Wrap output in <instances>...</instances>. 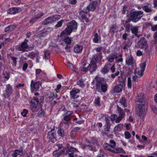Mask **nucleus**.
Listing matches in <instances>:
<instances>
[{
  "instance_id": "1",
  "label": "nucleus",
  "mask_w": 157,
  "mask_h": 157,
  "mask_svg": "<svg viewBox=\"0 0 157 157\" xmlns=\"http://www.w3.org/2000/svg\"><path fill=\"white\" fill-rule=\"evenodd\" d=\"M44 97L40 96L38 97H34L32 99L30 104V109L33 112L38 111L40 109L39 104L43 103L44 101Z\"/></svg>"
},
{
  "instance_id": "2",
  "label": "nucleus",
  "mask_w": 157,
  "mask_h": 157,
  "mask_svg": "<svg viewBox=\"0 0 157 157\" xmlns=\"http://www.w3.org/2000/svg\"><path fill=\"white\" fill-rule=\"evenodd\" d=\"M95 79L96 82V89L99 92H105L107 90L106 83L102 78L96 77Z\"/></svg>"
},
{
  "instance_id": "3",
  "label": "nucleus",
  "mask_w": 157,
  "mask_h": 157,
  "mask_svg": "<svg viewBox=\"0 0 157 157\" xmlns=\"http://www.w3.org/2000/svg\"><path fill=\"white\" fill-rule=\"evenodd\" d=\"M136 109L137 115L142 118L146 114L147 110V105L146 103L139 104Z\"/></svg>"
},
{
  "instance_id": "4",
  "label": "nucleus",
  "mask_w": 157,
  "mask_h": 157,
  "mask_svg": "<svg viewBox=\"0 0 157 157\" xmlns=\"http://www.w3.org/2000/svg\"><path fill=\"white\" fill-rule=\"evenodd\" d=\"M129 20L133 22L136 23L139 20L143 15L142 11H132L130 13Z\"/></svg>"
},
{
  "instance_id": "5",
  "label": "nucleus",
  "mask_w": 157,
  "mask_h": 157,
  "mask_svg": "<svg viewBox=\"0 0 157 157\" xmlns=\"http://www.w3.org/2000/svg\"><path fill=\"white\" fill-rule=\"evenodd\" d=\"M92 2L86 8L88 11H94L96 8L98 6L101 2V0H90Z\"/></svg>"
},
{
  "instance_id": "6",
  "label": "nucleus",
  "mask_w": 157,
  "mask_h": 157,
  "mask_svg": "<svg viewBox=\"0 0 157 157\" xmlns=\"http://www.w3.org/2000/svg\"><path fill=\"white\" fill-rule=\"evenodd\" d=\"M13 90L12 87L10 84L6 85V89L4 91H3V96L4 98H8L13 94Z\"/></svg>"
},
{
  "instance_id": "7",
  "label": "nucleus",
  "mask_w": 157,
  "mask_h": 157,
  "mask_svg": "<svg viewBox=\"0 0 157 157\" xmlns=\"http://www.w3.org/2000/svg\"><path fill=\"white\" fill-rule=\"evenodd\" d=\"M65 150L67 152L65 155L66 156H67L68 155L70 157H75L76 156V155L74 154L75 151L78 152L76 148L72 147L68 144L66 146Z\"/></svg>"
},
{
  "instance_id": "8",
  "label": "nucleus",
  "mask_w": 157,
  "mask_h": 157,
  "mask_svg": "<svg viewBox=\"0 0 157 157\" xmlns=\"http://www.w3.org/2000/svg\"><path fill=\"white\" fill-rule=\"evenodd\" d=\"M103 147L105 149L113 153H119L122 152H123V153H125L124 152V151L123 149L121 148H114L113 149H111L110 147V145L106 143H105L103 144Z\"/></svg>"
},
{
  "instance_id": "9",
  "label": "nucleus",
  "mask_w": 157,
  "mask_h": 157,
  "mask_svg": "<svg viewBox=\"0 0 157 157\" xmlns=\"http://www.w3.org/2000/svg\"><path fill=\"white\" fill-rule=\"evenodd\" d=\"M146 66V63L144 62L141 64L140 68H136L135 71L136 75H137L139 77L142 76L143 75Z\"/></svg>"
},
{
  "instance_id": "10",
  "label": "nucleus",
  "mask_w": 157,
  "mask_h": 157,
  "mask_svg": "<svg viewBox=\"0 0 157 157\" xmlns=\"http://www.w3.org/2000/svg\"><path fill=\"white\" fill-rule=\"evenodd\" d=\"M97 68V66L96 64L92 63H90V64L88 66L87 68L83 67L82 68V71L86 72L89 71L90 73L95 71Z\"/></svg>"
},
{
  "instance_id": "11",
  "label": "nucleus",
  "mask_w": 157,
  "mask_h": 157,
  "mask_svg": "<svg viewBox=\"0 0 157 157\" xmlns=\"http://www.w3.org/2000/svg\"><path fill=\"white\" fill-rule=\"evenodd\" d=\"M137 45L140 48L146 50L147 45L145 39L144 37H141L138 42Z\"/></svg>"
},
{
  "instance_id": "12",
  "label": "nucleus",
  "mask_w": 157,
  "mask_h": 157,
  "mask_svg": "<svg viewBox=\"0 0 157 157\" xmlns=\"http://www.w3.org/2000/svg\"><path fill=\"white\" fill-rule=\"evenodd\" d=\"M55 129V127L51 129V131L48 133L47 138L52 142H54V140L56 139V133L54 131Z\"/></svg>"
},
{
  "instance_id": "13",
  "label": "nucleus",
  "mask_w": 157,
  "mask_h": 157,
  "mask_svg": "<svg viewBox=\"0 0 157 157\" xmlns=\"http://www.w3.org/2000/svg\"><path fill=\"white\" fill-rule=\"evenodd\" d=\"M131 21L128 19L127 20L123 21V23L124 26L125 28V32H129L130 30L132 27V25L130 24V22Z\"/></svg>"
},
{
  "instance_id": "14",
  "label": "nucleus",
  "mask_w": 157,
  "mask_h": 157,
  "mask_svg": "<svg viewBox=\"0 0 157 157\" xmlns=\"http://www.w3.org/2000/svg\"><path fill=\"white\" fill-rule=\"evenodd\" d=\"M80 92L78 89L74 88L70 92V95L71 98L75 99L79 97L78 94Z\"/></svg>"
},
{
  "instance_id": "15",
  "label": "nucleus",
  "mask_w": 157,
  "mask_h": 157,
  "mask_svg": "<svg viewBox=\"0 0 157 157\" xmlns=\"http://www.w3.org/2000/svg\"><path fill=\"white\" fill-rule=\"evenodd\" d=\"M125 62L127 65L130 66L131 67H134L135 64V61L131 55H129L127 57Z\"/></svg>"
},
{
  "instance_id": "16",
  "label": "nucleus",
  "mask_w": 157,
  "mask_h": 157,
  "mask_svg": "<svg viewBox=\"0 0 157 157\" xmlns=\"http://www.w3.org/2000/svg\"><path fill=\"white\" fill-rule=\"evenodd\" d=\"M40 83L38 81L35 82L33 80H32L31 81L30 85L31 91H37L39 89Z\"/></svg>"
},
{
  "instance_id": "17",
  "label": "nucleus",
  "mask_w": 157,
  "mask_h": 157,
  "mask_svg": "<svg viewBox=\"0 0 157 157\" xmlns=\"http://www.w3.org/2000/svg\"><path fill=\"white\" fill-rule=\"evenodd\" d=\"M118 58L117 56V53L116 52H114L109 54L106 58V59L108 62L112 63L114 61L115 59Z\"/></svg>"
},
{
  "instance_id": "18",
  "label": "nucleus",
  "mask_w": 157,
  "mask_h": 157,
  "mask_svg": "<svg viewBox=\"0 0 157 157\" xmlns=\"http://www.w3.org/2000/svg\"><path fill=\"white\" fill-rule=\"evenodd\" d=\"M22 9L20 7H15L10 8L7 10V13L11 14H15L21 12Z\"/></svg>"
},
{
  "instance_id": "19",
  "label": "nucleus",
  "mask_w": 157,
  "mask_h": 157,
  "mask_svg": "<svg viewBox=\"0 0 157 157\" xmlns=\"http://www.w3.org/2000/svg\"><path fill=\"white\" fill-rule=\"evenodd\" d=\"M73 112L72 111H68L64 113L65 116L61 122V124L62 123H65L64 122V121L66 122L69 121L71 119V117L73 114Z\"/></svg>"
},
{
  "instance_id": "20",
  "label": "nucleus",
  "mask_w": 157,
  "mask_h": 157,
  "mask_svg": "<svg viewBox=\"0 0 157 157\" xmlns=\"http://www.w3.org/2000/svg\"><path fill=\"white\" fill-rule=\"evenodd\" d=\"M125 86L124 82L123 81L118 85L115 86L114 89L113 91L114 92L118 93L120 92L122 90V88Z\"/></svg>"
},
{
  "instance_id": "21",
  "label": "nucleus",
  "mask_w": 157,
  "mask_h": 157,
  "mask_svg": "<svg viewBox=\"0 0 157 157\" xmlns=\"http://www.w3.org/2000/svg\"><path fill=\"white\" fill-rule=\"evenodd\" d=\"M81 128L78 127H75L72 129L70 133V136L71 138L73 139L75 138L76 134L79 132Z\"/></svg>"
},
{
  "instance_id": "22",
  "label": "nucleus",
  "mask_w": 157,
  "mask_h": 157,
  "mask_svg": "<svg viewBox=\"0 0 157 157\" xmlns=\"http://www.w3.org/2000/svg\"><path fill=\"white\" fill-rule=\"evenodd\" d=\"M57 149L54 151L53 153V156L55 157H59L62 155L65 152V150L63 149Z\"/></svg>"
},
{
  "instance_id": "23",
  "label": "nucleus",
  "mask_w": 157,
  "mask_h": 157,
  "mask_svg": "<svg viewBox=\"0 0 157 157\" xmlns=\"http://www.w3.org/2000/svg\"><path fill=\"white\" fill-rule=\"evenodd\" d=\"M145 96L142 93L139 94L137 96L136 100L138 102L142 103L145 101Z\"/></svg>"
},
{
  "instance_id": "24",
  "label": "nucleus",
  "mask_w": 157,
  "mask_h": 157,
  "mask_svg": "<svg viewBox=\"0 0 157 157\" xmlns=\"http://www.w3.org/2000/svg\"><path fill=\"white\" fill-rule=\"evenodd\" d=\"M28 48L27 44H25L22 43L21 45L16 46V48L20 51H25L26 49Z\"/></svg>"
},
{
  "instance_id": "25",
  "label": "nucleus",
  "mask_w": 157,
  "mask_h": 157,
  "mask_svg": "<svg viewBox=\"0 0 157 157\" xmlns=\"http://www.w3.org/2000/svg\"><path fill=\"white\" fill-rule=\"evenodd\" d=\"M73 29H71V28L68 26L67 25V27L65 29L64 31H62L61 33V36H64L66 34L69 35L72 32Z\"/></svg>"
},
{
  "instance_id": "26",
  "label": "nucleus",
  "mask_w": 157,
  "mask_h": 157,
  "mask_svg": "<svg viewBox=\"0 0 157 157\" xmlns=\"http://www.w3.org/2000/svg\"><path fill=\"white\" fill-rule=\"evenodd\" d=\"M67 25L68 26L71 28L73 29H76L77 28V24L75 20H73L69 22Z\"/></svg>"
},
{
  "instance_id": "27",
  "label": "nucleus",
  "mask_w": 157,
  "mask_h": 157,
  "mask_svg": "<svg viewBox=\"0 0 157 157\" xmlns=\"http://www.w3.org/2000/svg\"><path fill=\"white\" fill-rule=\"evenodd\" d=\"M111 65L110 63H108L101 70V72L103 74H105L107 73L110 69L109 66Z\"/></svg>"
},
{
  "instance_id": "28",
  "label": "nucleus",
  "mask_w": 157,
  "mask_h": 157,
  "mask_svg": "<svg viewBox=\"0 0 157 157\" xmlns=\"http://www.w3.org/2000/svg\"><path fill=\"white\" fill-rule=\"evenodd\" d=\"M131 45V43H130L129 40L128 41L124 40L123 41V43L122 44V47L125 50L128 49Z\"/></svg>"
},
{
  "instance_id": "29",
  "label": "nucleus",
  "mask_w": 157,
  "mask_h": 157,
  "mask_svg": "<svg viewBox=\"0 0 157 157\" xmlns=\"http://www.w3.org/2000/svg\"><path fill=\"white\" fill-rule=\"evenodd\" d=\"M82 49L83 47L82 46L77 44L75 46L74 51L75 53H80L82 51Z\"/></svg>"
},
{
  "instance_id": "30",
  "label": "nucleus",
  "mask_w": 157,
  "mask_h": 157,
  "mask_svg": "<svg viewBox=\"0 0 157 157\" xmlns=\"http://www.w3.org/2000/svg\"><path fill=\"white\" fill-rule=\"evenodd\" d=\"M117 111L119 116L124 117L125 115V113L124 110L118 105H117Z\"/></svg>"
},
{
  "instance_id": "31",
  "label": "nucleus",
  "mask_w": 157,
  "mask_h": 157,
  "mask_svg": "<svg viewBox=\"0 0 157 157\" xmlns=\"http://www.w3.org/2000/svg\"><path fill=\"white\" fill-rule=\"evenodd\" d=\"M123 127V124L122 123L118 124L114 128L113 131L115 132H117L121 131Z\"/></svg>"
},
{
  "instance_id": "32",
  "label": "nucleus",
  "mask_w": 157,
  "mask_h": 157,
  "mask_svg": "<svg viewBox=\"0 0 157 157\" xmlns=\"http://www.w3.org/2000/svg\"><path fill=\"white\" fill-rule=\"evenodd\" d=\"M63 41L67 44V45H70L71 44L73 40V38L69 37L68 36L66 37L63 40Z\"/></svg>"
},
{
  "instance_id": "33",
  "label": "nucleus",
  "mask_w": 157,
  "mask_h": 157,
  "mask_svg": "<svg viewBox=\"0 0 157 157\" xmlns=\"http://www.w3.org/2000/svg\"><path fill=\"white\" fill-rule=\"evenodd\" d=\"M52 20L51 17H48L45 19L42 22V24L43 25H47L49 24L52 23Z\"/></svg>"
},
{
  "instance_id": "34",
  "label": "nucleus",
  "mask_w": 157,
  "mask_h": 157,
  "mask_svg": "<svg viewBox=\"0 0 157 157\" xmlns=\"http://www.w3.org/2000/svg\"><path fill=\"white\" fill-rule=\"evenodd\" d=\"M119 103L121 104L124 107H125L127 106V103L126 100L124 97H122L120 99Z\"/></svg>"
},
{
  "instance_id": "35",
  "label": "nucleus",
  "mask_w": 157,
  "mask_h": 157,
  "mask_svg": "<svg viewBox=\"0 0 157 157\" xmlns=\"http://www.w3.org/2000/svg\"><path fill=\"white\" fill-rule=\"evenodd\" d=\"M110 31L113 33L118 31V27L116 25H113L110 28Z\"/></svg>"
},
{
  "instance_id": "36",
  "label": "nucleus",
  "mask_w": 157,
  "mask_h": 157,
  "mask_svg": "<svg viewBox=\"0 0 157 157\" xmlns=\"http://www.w3.org/2000/svg\"><path fill=\"white\" fill-rule=\"evenodd\" d=\"M139 27L138 26H135L133 27L131 29L132 33L133 34H136L138 33V31Z\"/></svg>"
},
{
  "instance_id": "37",
  "label": "nucleus",
  "mask_w": 157,
  "mask_h": 157,
  "mask_svg": "<svg viewBox=\"0 0 157 157\" xmlns=\"http://www.w3.org/2000/svg\"><path fill=\"white\" fill-rule=\"evenodd\" d=\"M58 134L59 136L61 137H63L64 136V131L63 129L59 128L57 131Z\"/></svg>"
},
{
  "instance_id": "38",
  "label": "nucleus",
  "mask_w": 157,
  "mask_h": 157,
  "mask_svg": "<svg viewBox=\"0 0 157 157\" xmlns=\"http://www.w3.org/2000/svg\"><path fill=\"white\" fill-rule=\"evenodd\" d=\"M88 144L84 145L82 147V149H86L89 150H91L92 149V147L91 144L89 142V141H88Z\"/></svg>"
},
{
  "instance_id": "39",
  "label": "nucleus",
  "mask_w": 157,
  "mask_h": 157,
  "mask_svg": "<svg viewBox=\"0 0 157 157\" xmlns=\"http://www.w3.org/2000/svg\"><path fill=\"white\" fill-rule=\"evenodd\" d=\"M61 17V16L59 15H54L51 16L52 22L56 21L59 20Z\"/></svg>"
},
{
  "instance_id": "40",
  "label": "nucleus",
  "mask_w": 157,
  "mask_h": 157,
  "mask_svg": "<svg viewBox=\"0 0 157 157\" xmlns=\"http://www.w3.org/2000/svg\"><path fill=\"white\" fill-rule=\"evenodd\" d=\"M98 59V57L96 55H94L90 63L96 64V63L97 62Z\"/></svg>"
},
{
  "instance_id": "41",
  "label": "nucleus",
  "mask_w": 157,
  "mask_h": 157,
  "mask_svg": "<svg viewBox=\"0 0 157 157\" xmlns=\"http://www.w3.org/2000/svg\"><path fill=\"white\" fill-rule=\"evenodd\" d=\"M57 95L55 92H52L51 93L49 96V99H53L56 98L57 97Z\"/></svg>"
},
{
  "instance_id": "42",
  "label": "nucleus",
  "mask_w": 157,
  "mask_h": 157,
  "mask_svg": "<svg viewBox=\"0 0 157 157\" xmlns=\"http://www.w3.org/2000/svg\"><path fill=\"white\" fill-rule=\"evenodd\" d=\"M94 103L98 106H100V99L99 97L98 96L95 98Z\"/></svg>"
},
{
  "instance_id": "43",
  "label": "nucleus",
  "mask_w": 157,
  "mask_h": 157,
  "mask_svg": "<svg viewBox=\"0 0 157 157\" xmlns=\"http://www.w3.org/2000/svg\"><path fill=\"white\" fill-rule=\"evenodd\" d=\"M77 84L81 87H83L85 86V84L82 79L78 80L77 82Z\"/></svg>"
},
{
  "instance_id": "44",
  "label": "nucleus",
  "mask_w": 157,
  "mask_h": 157,
  "mask_svg": "<svg viewBox=\"0 0 157 157\" xmlns=\"http://www.w3.org/2000/svg\"><path fill=\"white\" fill-rule=\"evenodd\" d=\"M104 129L105 131L109 132L110 128V124H105L104 126Z\"/></svg>"
},
{
  "instance_id": "45",
  "label": "nucleus",
  "mask_w": 157,
  "mask_h": 157,
  "mask_svg": "<svg viewBox=\"0 0 157 157\" xmlns=\"http://www.w3.org/2000/svg\"><path fill=\"white\" fill-rule=\"evenodd\" d=\"M63 22L64 20L62 19L58 21L57 24L55 26V28L56 29L57 28L60 27L62 25Z\"/></svg>"
},
{
  "instance_id": "46",
  "label": "nucleus",
  "mask_w": 157,
  "mask_h": 157,
  "mask_svg": "<svg viewBox=\"0 0 157 157\" xmlns=\"http://www.w3.org/2000/svg\"><path fill=\"white\" fill-rule=\"evenodd\" d=\"M99 37L98 34L96 33L94 34V37L93 39V41L95 43H97L98 41Z\"/></svg>"
},
{
  "instance_id": "47",
  "label": "nucleus",
  "mask_w": 157,
  "mask_h": 157,
  "mask_svg": "<svg viewBox=\"0 0 157 157\" xmlns=\"http://www.w3.org/2000/svg\"><path fill=\"white\" fill-rule=\"evenodd\" d=\"M110 145L111 147L112 148H114L116 145V144L115 141L112 140H111L109 141Z\"/></svg>"
},
{
  "instance_id": "48",
  "label": "nucleus",
  "mask_w": 157,
  "mask_h": 157,
  "mask_svg": "<svg viewBox=\"0 0 157 157\" xmlns=\"http://www.w3.org/2000/svg\"><path fill=\"white\" fill-rule=\"evenodd\" d=\"M132 82L131 78L129 77L128 78L127 86L128 88H131L132 87Z\"/></svg>"
},
{
  "instance_id": "49",
  "label": "nucleus",
  "mask_w": 157,
  "mask_h": 157,
  "mask_svg": "<svg viewBox=\"0 0 157 157\" xmlns=\"http://www.w3.org/2000/svg\"><path fill=\"white\" fill-rule=\"evenodd\" d=\"M68 65H67V66H68L69 67V68L70 69H71V70H73V71H76V68L75 67V66H74V65L73 64H72L70 63H67Z\"/></svg>"
},
{
  "instance_id": "50",
  "label": "nucleus",
  "mask_w": 157,
  "mask_h": 157,
  "mask_svg": "<svg viewBox=\"0 0 157 157\" xmlns=\"http://www.w3.org/2000/svg\"><path fill=\"white\" fill-rule=\"evenodd\" d=\"M117 116L116 114L112 115L110 117V119L111 121L112 122L116 121Z\"/></svg>"
},
{
  "instance_id": "51",
  "label": "nucleus",
  "mask_w": 157,
  "mask_h": 157,
  "mask_svg": "<svg viewBox=\"0 0 157 157\" xmlns=\"http://www.w3.org/2000/svg\"><path fill=\"white\" fill-rule=\"evenodd\" d=\"M143 10L147 13L150 12L151 11V10L147 6H144L143 7Z\"/></svg>"
},
{
  "instance_id": "52",
  "label": "nucleus",
  "mask_w": 157,
  "mask_h": 157,
  "mask_svg": "<svg viewBox=\"0 0 157 157\" xmlns=\"http://www.w3.org/2000/svg\"><path fill=\"white\" fill-rule=\"evenodd\" d=\"M40 18V16L37 17H36L35 16L32 18L31 20L29 21V22L31 24H33L37 20Z\"/></svg>"
},
{
  "instance_id": "53",
  "label": "nucleus",
  "mask_w": 157,
  "mask_h": 157,
  "mask_svg": "<svg viewBox=\"0 0 157 157\" xmlns=\"http://www.w3.org/2000/svg\"><path fill=\"white\" fill-rule=\"evenodd\" d=\"M124 135L125 138L126 139H129L131 137V134L129 132H124Z\"/></svg>"
},
{
  "instance_id": "54",
  "label": "nucleus",
  "mask_w": 157,
  "mask_h": 157,
  "mask_svg": "<svg viewBox=\"0 0 157 157\" xmlns=\"http://www.w3.org/2000/svg\"><path fill=\"white\" fill-rule=\"evenodd\" d=\"M149 25L151 26V29L152 31H155L157 29V24L153 25L149 23Z\"/></svg>"
},
{
  "instance_id": "55",
  "label": "nucleus",
  "mask_w": 157,
  "mask_h": 157,
  "mask_svg": "<svg viewBox=\"0 0 157 157\" xmlns=\"http://www.w3.org/2000/svg\"><path fill=\"white\" fill-rule=\"evenodd\" d=\"M18 155L20 156H22L24 155L25 153L24 151H23V148L22 147H21L20 150H18Z\"/></svg>"
},
{
  "instance_id": "56",
  "label": "nucleus",
  "mask_w": 157,
  "mask_h": 157,
  "mask_svg": "<svg viewBox=\"0 0 157 157\" xmlns=\"http://www.w3.org/2000/svg\"><path fill=\"white\" fill-rule=\"evenodd\" d=\"M28 113V110L26 109H24L23 111L21 112V114L24 117H26V114Z\"/></svg>"
},
{
  "instance_id": "57",
  "label": "nucleus",
  "mask_w": 157,
  "mask_h": 157,
  "mask_svg": "<svg viewBox=\"0 0 157 157\" xmlns=\"http://www.w3.org/2000/svg\"><path fill=\"white\" fill-rule=\"evenodd\" d=\"M123 118V117L120 116H119L118 117H117L115 121V122L116 123H119L122 120Z\"/></svg>"
},
{
  "instance_id": "58",
  "label": "nucleus",
  "mask_w": 157,
  "mask_h": 157,
  "mask_svg": "<svg viewBox=\"0 0 157 157\" xmlns=\"http://www.w3.org/2000/svg\"><path fill=\"white\" fill-rule=\"evenodd\" d=\"M10 39L9 38H5V40L3 41L2 42L1 41V44L2 45H4L5 44H7L9 42H10Z\"/></svg>"
},
{
  "instance_id": "59",
  "label": "nucleus",
  "mask_w": 157,
  "mask_h": 157,
  "mask_svg": "<svg viewBox=\"0 0 157 157\" xmlns=\"http://www.w3.org/2000/svg\"><path fill=\"white\" fill-rule=\"evenodd\" d=\"M81 18L82 19L84 20L85 22L87 23L89 21V19L86 17L85 15H82L81 16Z\"/></svg>"
},
{
  "instance_id": "60",
  "label": "nucleus",
  "mask_w": 157,
  "mask_h": 157,
  "mask_svg": "<svg viewBox=\"0 0 157 157\" xmlns=\"http://www.w3.org/2000/svg\"><path fill=\"white\" fill-rule=\"evenodd\" d=\"M120 73V72L119 71H117L115 73L112 74L111 75V77L112 78H115L116 76L118 75Z\"/></svg>"
},
{
  "instance_id": "61",
  "label": "nucleus",
  "mask_w": 157,
  "mask_h": 157,
  "mask_svg": "<svg viewBox=\"0 0 157 157\" xmlns=\"http://www.w3.org/2000/svg\"><path fill=\"white\" fill-rule=\"evenodd\" d=\"M127 8V6H123L122 10V13L124 14L127 11L126 9Z\"/></svg>"
},
{
  "instance_id": "62",
  "label": "nucleus",
  "mask_w": 157,
  "mask_h": 157,
  "mask_svg": "<svg viewBox=\"0 0 157 157\" xmlns=\"http://www.w3.org/2000/svg\"><path fill=\"white\" fill-rule=\"evenodd\" d=\"M4 77L6 78L7 80L10 77L9 74L7 73H4Z\"/></svg>"
},
{
  "instance_id": "63",
  "label": "nucleus",
  "mask_w": 157,
  "mask_h": 157,
  "mask_svg": "<svg viewBox=\"0 0 157 157\" xmlns=\"http://www.w3.org/2000/svg\"><path fill=\"white\" fill-rule=\"evenodd\" d=\"M28 66V64L26 63H25L24 64L23 67H22V69L24 71H25L26 69L27 68Z\"/></svg>"
},
{
  "instance_id": "64",
  "label": "nucleus",
  "mask_w": 157,
  "mask_h": 157,
  "mask_svg": "<svg viewBox=\"0 0 157 157\" xmlns=\"http://www.w3.org/2000/svg\"><path fill=\"white\" fill-rule=\"evenodd\" d=\"M69 3L72 5H75L77 3L76 0H69Z\"/></svg>"
}]
</instances>
